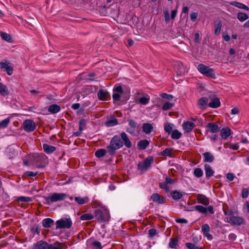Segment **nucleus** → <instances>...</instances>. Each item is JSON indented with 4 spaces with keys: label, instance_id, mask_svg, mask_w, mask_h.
Returning a JSON list of instances; mask_svg holds the SVG:
<instances>
[{
    "label": "nucleus",
    "instance_id": "19",
    "mask_svg": "<svg viewBox=\"0 0 249 249\" xmlns=\"http://www.w3.org/2000/svg\"><path fill=\"white\" fill-rule=\"evenodd\" d=\"M75 201L79 205H82L89 202V199L88 196L83 197L76 196L74 198Z\"/></svg>",
    "mask_w": 249,
    "mask_h": 249
},
{
    "label": "nucleus",
    "instance_id": "45",
    "mask_svg": "<svg viewBox=\"0 0 249 249\" xmlns=\"http://www.w3.org/2000/svg\"><path fill=\"white\" fill-rule=\"evenodd\" d=\"M149 100L150 98L148 97H142L139 99V101L141 104L146 105L148 103Z\"/></svg>",
    "mask_w": 249,
    "mask_h": 249
},
{
    "label": "nucleus",
    "instance_id": "20",
    "mask_svg": "<svg viewBox=\"0 0 249 249\" xmlns=\"http://www.w3.org/2000/svg\"><path fill=\"white\" fill-rule=\"evenodd\" d=\"M208 106L212 108H217L220 106L219 99L217 97H214L208 104Z\"/></svg>",
    "mask_w": 249,
    "mask_h": 249
},
{
    "label": "nucleus",
    "instance_id": "13",
    "mask_svg": "<svg viewBox=\"0 0 249 249\" xmlns=\"http://www.w3.org/2000/svg\"><path fill=\"white\" fill-rule=\"evenodd\" d=\"M206 127L207 128V131H209L213 133H217L219 131V126L215 123L212 122L208 123Z\"/></svg>",
    "mask_w": 249,
    "mask_h": 249
},
{
    "label": "nucleus",
    "instance_id": "7",
    "mask_svg": "<svg viewBox=\"0 0 249 249\" xmlns=\"http://www.w3.org/2000/svg\"><path fill=\"white\" fill-rule=\"evenodd\" d=\"M154 159L152 157H148L145 159L143 161L138 163V169L142 171H146L148 168L150 167L151 164L153 162Z\"/></svg>",
    "mask_w": 249,
    "mask_h": 249
},
{
    "label": "nucleus",
    "instance_id": "39",
    "mask_svg": "<svg viewBox=\"0 0 249 249\" xmlns=\"http://www.w3.org/2000/svg\"><path fill=\"white\" fill-rule=\"evenodd\" d=\"M93 218V215L90 213H85L81 216L80 219L82 220H89L92 219Z\"/></svg>",
    "mask_w": 249,
    "mask_h": 249
},
{
    "label": "nucleus",
    "instance_id": "24",
    "mask_svg": "<svg viewBox=\"0 0 249 249\" xmlns=\"http://www.w3.org/2000/svg\"><path fill=\"white\" fill-rule=\"evenodd\" d=\"M43 148L47 154H51L56 150L55 147L47 144H43Z\"/></svg>",
    "mask_w": 249,
    "mask_h": 249
},
{
    "label": "nucleus",
    "instance_id": "64",
    "mask_svg": "<svg viewBox=\"0 0 249 249\" xmlns=\"http://www.w3.org/2000/svg\"><path fill=\"white\" fill-rule=\"evenodd\" d=\"M236 238V235L233 233H231L229 235V239L231 241H234V240H235Z\"/></svg>",
    "mask_w": 249,
    "mask_h": 249
},
{
    "label": "nucleus",
    "instance_id": "61",
    "mask_svg": "<svg viewBox=\"0 0 249 249\" xmlns=\"http://www.w3.org/2000/svg\"><path fill=\"white\" fill-rule=\"evenodd\" d=\"M234 178L235 176L232 173H228L227 174V178L230 181H232Z\"/></svg>",
    "mask_w": 249,
    "mask_h": 249
},
{
    "label": "nucleus",
    "instance_id": "38",
    "mask_svg": "<svg viewBox=\"0 0 249 249\" xmlns=\"http://www.w3.org/2000/svg\"><path fill=\"white\" fill-rule=\"evenodd\" d=\"M172 151H173L172 148H166L163 151H162L160 153V155L161 156L171 157Z\"/></svg>",
    "mask_w": 249,
    "mask_h": 249
},
{
    "label": "nucleus",
    "instance_id": "37",
    "mask_svg": "<svg viewBox=\"0 0 249 249\" xmlns=\"http://www.w3.org/2000/svg\"><path fill=\"white\" fill-rule=\"evenodd\" d=\"M221 27H222V23L220 21H218L217 23H216L215 24L214 32V33L215 35H219L220 31H221Z\"/></svg>",
    "mask_w": 249,
    "mask_h": 249
},
{
    "label": "nucleus",
    "instance_id": "29",
    "mask_svg": "<svg viewBox=\"0 0 249 249\" xmlns=\"http://www.w3.org/2000/svg\"><path fill=\"white\" fill-rule=\"evenodd\" d=\"M108 96V93L103 89H100L98 93V97L100 100H106Z\"/></svg>",
    "mask_w": 249,
    "mask_h": 249
},
{
    "label": "nucleus",
    "instance_id": "14",
    "mask_svg": "<svg viewBox=\"0 0 249 249\" xmlns=\"http://www.w3.org/2000/svg\"><path fill=\"white\" fill-rule=\"evenodd\" d=\"M196 198L197 202L199 203H201L205 206H207L209 204V199L205 195L198 194L197 195Z\"/></svg>",
    "mask_w": 249,
    "mask_h": 249
},
{
    "label": "nucleus",
    "instance_id": "53",
    "mask_svg": "<svg viewBox=\"0 0 249 249\" xmlns=\"http://www.w3.org/2000/svg\"><path fill=\"white\" fill-rule=\"evenodd\" d=\"M178 65L179 68L178 72L179 73V74H180V75L182 74L183 73H184L185 72V70L181 63H178Z\"/></svg>",
    "mask_w": 249,
    "mask_h": 249
},
{
    "label": "nucleus",
    "instance_id": "27",
    "mask_svg": "<svg viewBox=\"0 0 249 249\" xmlns=\"http://www.w3.org/2000/svg\"><path fill=\"white\" fill-rule=\"evenodd\" d=\"M149 144V142L147 140H141L138 144L140 149H145Z\"/></svg>",
    "mask_w": 249,
    "mask_h": 249
},
{
    "label": "nucleus",
    "instance_id": "22",
    "mask_svg": "<svg viewBox=\"0 0 249 249\" xmlns=\"http://www.w3.org/2000/svg\"><path fill=\"white\" fill-rule=\"evenodd\" d=\"M153 129V127L152 124L149 123H144L142 124V130L143 131L147 134H150Z\"/></svg>",
    "mask_w": 249,
    "mask_h": 249
},
{
    "label": "nucleus",
    "instance_id": "26",
    "mask_svg": "<svg viewBox=\"0 0 249 249\" xmlns=\"http://www.w3.org/2000/svg\"><path fill=\"white\" fill-rule=\"evenodd\" d=\"M65 245L59 242H55L53 244L49 245V249H64Z\"/></svg>",
    "mask_w": 249,
    "mask_h": 249
},
{
    "label": "nucleus",
    "instance_id": "8",
    "mask_svg": "<svg viewBox=\"0 0 249 249\" xmlns=\"http://www.w3.org/2000/svg\"><path fill=\"white\" fill-rule=\"evenodd\" d=\"M0 66L1 69H3L8 75H11L13 73V67L9 61L4 60L0 62Z\"/></svg>",
    "mask_w": 249,
    "mask_h": 249
},
{
    "label": "nucleus",
    "instance_id": "32",
    "mask_svg": "<svg viewBox=\"0 0 249 249\" xmlns=\"http://www.w3.org/2000/svg\"><path fill=\"white\" fill-rule=\"evenodd\" d=\"M231 5L240 9H244L247 11L249 10V8L247 6L239 2L234 1L231 3Z\"/></svg>",
    "mask_w": 249,
    "mask_h": 249
},
{
    "label": "nucleus",
    "instance_id": "12",
    "mask_svg": "<svg viewBox=\"0 0 249 249\" xmlns=\"http://www.w3.org/2000/svg\"><path fill=\"white\" fill-rule=\"evenodd\" d=\"M150 199L159 204H163L166 202V198L158 193H154L150 196Z\"/></svg>",
    "mask_w": 249,
    "mask_h": 249
},
{
    "label": "nucleus",
    "instance_id": "59",
    "mask_svg": "<svg viewBox=\"0 0 249 249\" xmlns=\"http://www.w3.org/2000/svg\"><path fill=\"white\" fill-rule=\"evenodd\" d=\"M198 16V14L197 13H192L190 15V18L191 19L192 21H195L196 19L197 18V17Z\"/></svg>",
    "mask_w": 249,
    "mask_h": 249
},
{
    "label": "nucleus",
    "instance_id": "21",
    "mask_svg": "<svg viewBox=\"0 0 249 249\" xmlns=\"http://www.w3.org/2000/svg\"><path fill=\"white\" fill-rule=\"evenodd\" d=\"M202 155L204 157L203 160L204 162H212L214 159V157L210 152H205Z\"/></svg>",
    "mask_w": 249,
    "mask_h": 249
},
{
    "label": "nucleus",
    "instance_id": "28",
    "mask_svg": "<svg viewBox=\"0 0 249 249\" xmlns=\"http://www.w3.org/2000/svg\"><path fill=\"white\" fill-rule=\"evenodd\" d=\"M0 94L2 96H6L9 94V91L7 87L0 82Z\"/></svg>",
    "mask_w": 249,
    "mask_h": 249
},
{
    "label": "nucleus",
    "instance_id": "41",
    "mask_svg": "<svg viewBox=\"0 0 249 249\" xmlns=\"http://www.w3.org/2000/svg\"><path fill=\"white\" fill-rule=\"evenodd\" d=\"M195 210L202 213H206L207 212V209L201 205H196L194 207Z\"/></svg>",
    "mask_w": 249,
    "mask_h": 249
},
{
    "label": "nucleus",
    "instance_id": "30",
    "mask_svg": "<svg viewBox=\"0 0 249 249\" xmlns=\"http://www.w3.org/2000/svg\"><path fill=\"white\" fill-rule=\"evenodd\" d=\"M171 195L173 197V198L175 200H178V199H180L182 196H183V194L182 192H179V191H172L171 193Z\"/></svg>",
    "mask_w": 249,
    "mask_h": 249
},
{
    "label": "nucleus",
    "instance_id": "25",
    "mask_svg": "<svg viewBox=\"0 0 249 249\" xmlns=\"http://www.w3.org/2000/svg\"><path fill=\"white\" fill-rule=\"evenodd\" d=\"M48 111L52 113H56L60 110V107L56 104H53L49 106Z\"/></svg>",
    "mask_w": 249,
    "mask_h": 249
},
{
    "label": "nucleus",
    "instance_id": "4",
    "mask_svg": "<svg viewBox=\"0 0 249 249\" xmlns=\"http://www.w3.org/2000/svg\"><path fill=\"white\" fill-rule=\"evenodd\" d=\"M197 70L203 75L212 78H215L214 70L203 64H200L197 66Z\"/></svg>",
    "mask_w": 249,
    "mask_h": 249
},
{
    "label": "nucleus",
    "instance_id": "5",
    "mask_svg": "<svg viewBox=\"0 0 249 249\" xmlns=\"http://www.w3.org/2000/svg\"><path fill=\"white\" fill-rule=\"evenodd\" d=\"M72 221L70 218H62L56 221V228L69 229L71 227Z\"/></svg>",
    "mask_w": 249,
    "mask_h": 249
},
{
    "label": "nucleus",
    "instance_id": "57",
    "mask_svg": "<svg viewBox=\"0 0 249 249\" xmlns=\"http://www.w3.org/2000/svg\"><path fill=\"white\" fill-rule=\"evenodd\" d=\"M25 174L28 177H33L36 176L37 174V172H33L32 171H27L25 173Z\"/></svg>",
    "mask_w": 249,
    "mask_h": 249
},
{
    "label": "nucleus",
    "instance_id": "9",
    "mask_svg": "<svg viewBox=\"0 0 249 249\" xmlns=\"http://www.w3.org/2000/svg\"><path fill=\"white\" fill-rule=\"evenodd\" d=\"M24 129L27 132H32L35 130L36 125L34 122L31 120H26L24 121Z\"/></svg>",
    "mask_w": 249,
    "mask_h": 249
},
{
    "label": "nucleus",
    "instance_id": "17",
    "mask_svg": "<svg viewBox=\"0 0 249 249\" xmlns=\"http://www.w3.org/2000/svg\"><path fill=\"white\" fill-rule=\"evenodd\" d=\"M34 249H49V244L45 241H40L34 246Z\"/></svg>",
    "mask_w": 249,
    "mask_h": 249
},
{
    "label": "nucleus",
    "instance_id": "47",
    "mask_svg": "<svg viewBox=\"0 0 249 249\" xmlns=\"http://www.w3.org/2000/svg\"><path fill=\"white\" fill-rule=\"evenodd\" d=\"M173 104L169 102H166L163 104L162 108L164 110H167L173 107Z\"/></svg>",
    "mask_w": 249,
    "mask_h": 249
},
{
    "label": "nucleus",
    "instance_id": "3",
    "mask_svg": "<svg viewBox=\"0 0 249 249\" xmlns=\"http://www.w3.org/2000/svg\"><path fill=\"white\" fill-rule=\"evenodd\" d=\"M67 197V195L65 193H53L48 196H44V198L46 201V203L50 204L51 203L58 201L63 200Z\"/></svg>",
    "mask_w": 249,
    "mask_h": 249
},
{
    "label": "nucleus",
    "instance_id": "54",
    "mask_svg": "<svg viewBox=\"0 0 249 249\" xmlns=\"http://www.w3.org/2000/svg\"><path fill=\"white\" fill-rule=\"evenodd\" d=\"M161 96L163 98H165V99H166L168 100H171L173 99V96L172 95H170V94H167L165 93H163L161 94Z\"/></svg>",
    "mask_w": 249,
    "mask_h": 249
},
{
    "label": "nucleus",
    "instance_id": "43",
    "mask_svg": "<svg viewBox=\"0 0 249 249\" xmlns=\"http://www.w3.org/2000/svg\"><path fill=\"white\" fill-rule=\"evenodd\" d=\"M164 130L169 134L172 132L173 128L172 124H166L164 125Z\"/></svg>",
    "mask_w": 249,
    "mask_h": 249
},
{
    "label": "nucleus",
    "instance_id": "11",
    "mask_svg": "<svg viewBox=\"0 0 249 249\" xmlns=\"http://www.w3.org/2000/svg\"><path fill=\"white\" fill-rule=\"evenodd\" d=\"M123 93L122 87L118 86L113 89V99L114 101H119L120 99L121 95Z\"/></svg>",
    "mask_w": 249,
    "mask_h": 249
},
{
    "label": "nucleus",
    "instance_id": "50",
    "mask_svg": "<svg viewBox=\"0 0 249 249\" xmlns=\"http://www.w3.org/2000/svg\"><path fill=\"white\" fill-rule=\"evenodd\" d=\"M79 130L80 131H82L84 129V127L86 124V121L85 120H81L79 123Z\"/></svg>",
    "mask_w": 249,
    "mask_h": 249
},
{
    "label": "nucleus",
    "instance_id": "1",
    "mask_svg": "<svg viewBox=\"0 0 249 249\" xmlns=\"http://www.w3.org/2000/svg\"><path fill=\"white\" fill-rule=\"evenodd\" d=\"M124 144L127 148L132 146V143L127 134L123 132L120 136L115 135L111 139L109 144L107 147V152L110 155H114L118 149L123 146Z\"/></svg>",
    "mask_w": 249,
    "mask_h": 249
},
{
    "label": "nucleus",
    "instance_id": "23",
    "mask_svg": "<svg viewBox=\"0 0 249 249\" xmlns=\"http://www.w3.org/2000/svg\"><path fill=\"white\" fill-rule=\"evenodd\" d=\"M204 167H205L206 177L207 178H210V177H212L213 175L214 171L212 169V167H211V166L209 164H206L204 165Z\"/></svg>",
    "mask_w": 249,
    "mask_h": 249
},
{
    "label": "nucleus",
    "instance_id": "35",
    "mask_svg": "<svg viewBox=\"0 0 249 249\" xmlns=\"http://www.w3.org/2000/svg\"><path fill=\"white\" fill-rule=\"evenodd\" d=\"M171 138L173 139L176 140L179 139L182 135L181 133L180 132H179L178 130H173L172 132L171 133Z\"/></svg>",
    "mask_w": 249,
    "mask_h": 249
},
{
    "label": "nucleus",
    "instance_id": "15",
    "mask_svg": "<svg viewBox=\"0 0 249 249\" xmlns=\"http://www.w3.org/2000/svg\"><path fill=\"white\" fill-rule=\"evenodd\" d=\"M196 126V124L194 123L189 121L184 122L182 125L183 129L187 133L191 132Z\"/></svg>",
    "mask_w": 249,
    "mask_h": 249
},
{
    "label": "nucleus",
    "instance_id": "62",
    "mask_svg": "<svg viewBox=\"0 0 249 249\" xmlns=\"http://www.w3.org/2000/svg\"><path fill=\"white\" fill-rule=\"evenodd\" d=\"M176 222L177 223H185V224H186L188 222L187 220H186L185 219H183V218L176 219Z\"/></svg>",
    "mask_w": 249,
    "mask_h": 249
},
{
    "label": "nucleus",
    "instance_id": "34",
    "mask_svg": "<svg viewBox=\"0 0 249 249\" xmlns=\"http://www.w3.org/2000/svg\"><path fill=\"white\" fill-rule=\"evenodd\" d=\"M0 36L3 40L8 42H12V38L9 34H8L4 32H1Z\"/></svg>",
    "mask_w": 249,
    "mask_h": 249
},
{
    "label": "nucleus",
    "instance_id": "55",
    "mask_svg": "<svg viewBox=\"0 0 249 249\" xmlns=\"http://www.w3.org/2000/svg\"><path fill=\"white\" fill-rule=\"evenodd\" d=\"M92 245L93 247H94L95 248H96L98 249H102V245H101V244L100 242L99 241H94L92 243Z\"/></svg>",
    "mask_w": 249,
    "mask_h": 249
},
{
    "label": "nucleus",
    "instance_id": "6",
    "mask_svg": "<svg viewBox=\"0 0 249 249\" xmlns=\"http://www.w3.org/2000/svg\"><path fill=\"white\" fill-rule=\"evenodd\" d=\"M225 221L232 225L240 226L245 222L244 219L240 216L231 215L225 218Z\"/></svg>",
    "mask_w": 249,
    "mask_h": 249
},
{
    "label": "nucleus",
    "instance_id": "48",
    "mask_svg": "<svg viewBox=\"0 0 249 249\" xmlns=\"http://www.w3.org/2000/svg\"><path fill=\"white\" fill-rule=\"evenodd\" d=\"M185 245L186 247L189 249H201V248L196 246L195 244L191 243H186Z\"/></svg>",
    "mask_w": 249,
    "mask_h": 249
},
{
    "label": "nucleus",
    "instance_id": "16",
    "mask_svg": "<svg viewBox=\"0 0 249 249\" xmlns=\"http://www.w3.org/2000/svg\"><path fill=\"white\" fill-rule=\"evenodd\" d=\"M208 99L206 97H204L198 100L197 104L200 108L204 109L207 107L208 106Z\"/></svg>",
    "mask_w": 249,
    "mask_h": 249
},
{
    "label": "nucleus",
    "instance_id": "33",
    "mask_svg": "<svg viewBox=\"0 0 249 249\" xmlns=\"http://www.w3.org/2000/svg\"><path fill=\"white\" fill-rule=\"evenodd\" d=\"M237 18L238 20L241 22L244 21L249 18L248 15L243 12L238 13Z\"/></svg>",
    "mask_w": 249,
    "mask_h": 249
},
{
    "label": "nucleus",
    "instance_id": "49",
    "mask_svg": "<svg viewBox=\"0 0 249 249\" xmlns=\"http://www.w3.org/2000/svg\"><path fill=\"white\" fill-rule=\"evenodd\" d=\"M249 194V189L243 188L242 191V197L244 198H247Z\"/></svg>",
    "mask_w": 249,
    "mask_h": 249
},
{
    "label": "nucleus",
    "instance_id": "52",
    "mask_svg": "<svg viewBox=\"0 0 249 249\" xmlns=\"http://www.w3.org/2000/svg\"><path fill=\"white\" fill-rule=\"evenodd\" d=\"M160 186L161 189L165 190L166 191H168L169 190V186L165 182L160 183Z\"/></svg>",
    "mask_w": 249,
    "mask_h": 249
},
{
    "label": "nucleus",
    "instance_id": "18",
    "mask_svg": "<svg viewBox=\"0 0 249 249\" xmlns=\"http://www.w3.org/2000/svg\"><path fill=\"white\" fill-rule=\"evenodd\" d=\"M231 134V130L228 127L223 128L220 130V136L223 139H226Z\"/></svg>",
    "mask_w": 249,
    "mask_h": 249
},
{
    "label": "nucleus",
    "instance_id": "51",
    "mask_svg": "<svg viewBox=\"0 0 249 249\" xmlns=\"http://www.w3.org/2000/svg\"><path fill=\"white\" fill-rule=\"evenodd\" d=\"M201 230H202V232H203V233H206V232H209L210 227L207 224H204L202 226Z\"/></svg>",
    "mask_w": 249,
    "mask_h": 249
},
{
    "label": "nucleus",
    "instance_id": "42",
    "mask_svg": "<svg viewBox=\"0 0 249 249\" xmlns=\"http://www.w3.org/2000/svg\"><path fill=\"white\" fill-rule=\"evenodd\" d=\"M194 175L197 178H200L203 175V171L201 168H196L194 171Z\"/></svg>",
    "mask_w": 249,
    "mask_h": 249
},
{
    "label": "nucleus",
    "instance_id": "36",
    "mask_svg": "<svg viewBox=\"0 0 249 249\" xmlns=\"http://www.w3.org/2000/svg\"><path fill=\"white\" fill-rule=\"evenodd\" d=\"M107 153V150L105 149H100L97 150L95 155L97 158H101L106 155Z\"/></svg>",
    "mask_w": 249,
    "mask_h": 249
},
{
    "label": "nucleus",
    "instance_id": "40",
    "mask_svg": "<svg viewBox=\"0 0 249 249\" xmlns=\"http://www.w3.org/2000/svg\"><path fill=\"white\" fill-rule=\"evenodd\" d=\"M118 124V120L116 119H113L106 122L105 124L108 127L113 126Z\"/></svg>",
    "mask_w": 249,
    "mask_h": 249
},
{
    "label": "nucleus",
    "instance_id": "10",
    "mask_svg": "<svg viewBox=\"0 0 249 249\" xmlns=\"http://www.w3.org/2000/svg\"><path fill=\"white\" fill-rule=\"evenodd\" d=\"M129 127L126 128V131L131 134H135L139 125L138 124L133 120H128Z\"/></svg>",
    "mask_w": 249,
    "mask_h": 249
},
{
    "label": "nucleus",
    "instance_id": "56",
    "mask_svg": "<svg viewBox=\"0 0 249 249\" xmlns=\"http://www.w3.org/2000/svg\"><path fill=\"white\" fill-rule=\"evenodd\" d=\"M149 236L150 237H153L157 234L156 230L155 229H151L148 231Z\"/></svg>",
    "mask_w": 249,
    "mask_h": 249
},
{
    "label": "nucleus",
    "instance_id": "46",
    "mask_svg": "<svg viewBox=\"0 0 249 249\" xmlns=\"http://www.w3.org/2000/svg\"><path fill=\"white\" fill-rule=\"evenodd\" d=\"M178 239L176 238H171L170 239V242L169 243V246L171 248H176L177 243H178Z\"/></svg>",
    "mask_w": 249,
    "mask_h": 249
},
{
    "label": "nucleus",
    "instance_id": "2",
    "mask_svg": "<svg viewBox=\"0 0 249 249\" xmlns=\"http://www.w3.org/2000/svg\"><path fill=\"white\" fill-rule=\"evenodd\" d=\"M95 218L100 222L108 221L110 214L107 209H97L94 212Z\"/></svg>",
    "mask_w": 249,
    "mask_h": 249
},
{
    "label": "nucleus",
    "instance_id": "31",
    "mask_svg": "<svg viewBox=\"0 0 249 249\" xmlns=\"http://www.w3.org/2000/svg\"><path fill=\"white\" fill-rule=\"evenodd\" d=\"M53 223V220L49 218L44 219L42 221V225L45 228H50L52 224Z\"/></svg>",
    "mask_w": 249,
    "mask_h": 249
},
{
    "label": "nucleus",
    "instance_id": "58",
    "mask_svg": "<svg viewBox=\"0 0 249 249\" xmlns=\"http://www.w3.org/2000/svg\"><path fill=\"white\" fill-rule=\"evenodd\" d=\"M165 21L166 23H168L170 20V15L168 11L164 12Z\"/></svg>",
    "mask_w": 249,
    "mask_h": 249
},
{
    "label": "nucleus",
    "instance_id": "60",
    "mask_svg": "<svg viewBox=\"0 0 249 249\" xmlns=\"http://www.w3.org/2000/svg\"><path fill=\"white\" fill-rule=\"evenodd\" d=\"M18 200L23 202H29L31 200V199L29 197L21 196L18 198Z\"/></svg>",
    "mask_w": 249,
    "mask_h": 249
},
{
    "label": "nucleus",
    "instance_id": "44",
    "mask_svg": "<svg viewBox=\"0 0 249 249\" xmlns=\"http://www.w3.org/2000/svg\"><path fill=\"white\" fill-rule=\"evenodd\" d=\"M10 119L7 118L0 122V129L6 127L9 123Z\"/></svg>",
    "mask_w": 249,
    "mask_h": 249
},
{
    "label": "nucleus",
    "instance_id": "63",
    "mask_svg": "<svg viewBox=\"0 0 249 249\" xmlns=\"http://www.w3.org/2000/svg\"><path fill=\"white\" fill-rule=\"evenodd\" d=\"M166 183H167V184H173L174 183V180L173 179H172L171 178H170V177H167L166 178H165V181Z\"/></svg>",
    "mask_w": 249,
    "mask_h": 249
}]
</instances>
